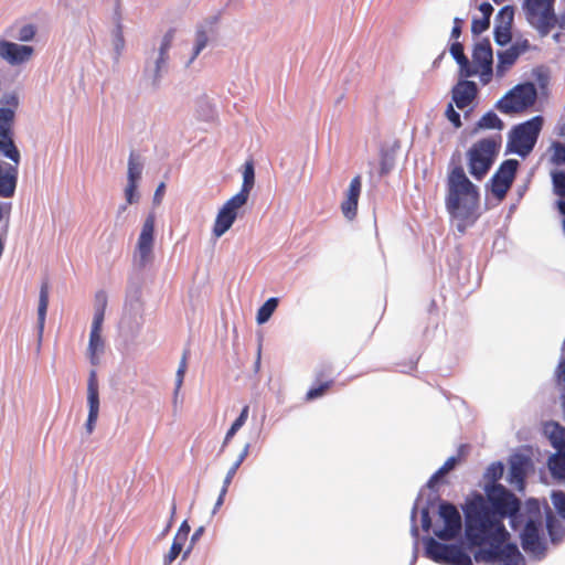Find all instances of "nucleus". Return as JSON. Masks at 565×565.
Returning <instances> with one entry per match:
<instances>
[{
    "mask_svg": "<svg viewBox=\"0 0 565 565\" xmlns=\"http://www.w3.org/2000/svg\"><path fill=\"white\" fill-rule=\"evenodd\" d=\"M466 539L477 563L499 565H525V559L514 543H508L510 533L504 524L490 520L484 511H473L468 515Z\"/></svg>",
    "mask_w": 565,
    "mask_h": 565,
    "instance_id": "1",
    "label": "nucleus"
},
{
    "mask_svg": "<svg viewBox=\"0 0 565 565\" xmlns=\"http://www.w3.org/2000/svg\"><path fill=\"white\" fill-rule=\"evenodd\" d=\"M445 203L449 214L457 220V230L461 234L479 217L478 188L468 179L461 166L455 167L448 173Z\"/></svg>",
    "mask_w": 565,
    "mask_h": 565,
    "instance_id": "2",
    "label": "nucleus"
},
{
    "mask_svg": "<svg viewBox=\"0 0 565 565\" xmlns=\"http://www.w3.org/2000/svg\"><path fill=\"white\" fill-rule=\"evenodd\" d=\"M487 499L476 494L468 499L465 507V534L468 530V515L473 511H484L493 522L503 524V519L513 518L520 510L519 499L500 483L486 488Z\"/></svg>",
    "mask_w": 565,
    "mask_h": 565,
    "instance_id": "3",
    "label": "nucleus"
},
{
    "mask_svg": "<svg viewBox=\"0 0 565 565\" xmlns=\"http://www.w3.org/2000/svg\"><path fill=\"white\" fill-rule=\"evenodd\" d=\"M14 111L10 108H0V153L10 159L15 166L3 168L0 166V196L12 198L17 188L20 152L13 141Z\"/></svg>",
    "mask_w": 565,
    "mask_h": 565,
    "instance_id": "4",
    "label": "nucleus"
},
{
    "mask_svg": "<svg viewBox=\"0 0 565 565\" xmlns=\"http://www.w3.org/2000/svg\"><path fill=\"white\" fill-rule=\"evenodd\" d=\"M502 138L500 135L480 139L467 152L468 168L476 180H482L497 157Z\"/></svg>",
    "mask_w": 565,
    "mask_h": 565,
    "instance_id": "5",
    "label": "nucleus"
},
{
    "mask_svg": "<svg viewBox=\"0 0 565 565\" xmlns=\"http://www.w3.org/2000/svg\"><path fill=\"white\" fill-rule=\"evenodd\" d=\"M542 116H534L531 119L515 125L509 132L507 149L510 152L525 158L534 149L543 127Z\"/></svg>",
    "mask_w": 565,
    "mask_h": 565,
    "instance_id": "6",
    "label": "nucleus"
},
{
    "mask_svg": "<svg viewBox=\"0 0 565 565\" xmlns=\"http://www.w3.org/2000/svg\"><path fill=\"white\" fill-rule=\"evenodd\" d=\"M555 0H524L523 10L527 22L541 35H547L556 26L557 17L554 13Z\"/></svg>",
    "mask_w": 565,
    "mask_h": 565,
    "instance_id": "7",
    "label": "nucleus"
},
{
    "mask_svg": "<svg viewBox=\"0 0 565 565\" xmlns=\"http://www.w3.org/2000/svg\"><path fill=\"white\" fill-rule=\"evenodd\" d=\"M536 97L534 84H519L497 102L495 108L503 114L523 113L534 105Z\"/></svg>",
    "mask_w": 565,
    "mask_h": 565,
    "instance_id": "8",
    "label": "nucleus"
},
{
    "mask_svg": "<svg viewBox=\"0 0 565 565\" xmlns=\"http://www.w3.org/2000/svg\"><path fill=\"white\" fill-rule=\"evenodd\" d=\"M425 554L431 561L446 565H473L471 557L455 544H444L433 537L427 539Z\"/></svg>",
    "mask_w": 565,
    "mask_h": 565,
    "instance_id": "9",
    "label": "nucleus"
},
{
    "mask_svg": "<svg viewBox=\"0 0 565 565\" xmlns=\"http://www.w3.org/2000/svg\"><path fill=\"white\" fill-rule=\"evenodd\" d=\"M521 545L522 548L527 553L537 558H541L545 554V543L542 536V521L537 519H530L524 529L521 532Z\"/></svg>",
    "mask_w": 565,
    "mask_h": 565,
    "instance_id": "10",
    "label": "nucleus"
},
{
    "mask_svg": "<svg viewBox=\"0 0 565 565\" xmlns=\"http://www.w3.org/2000/svg\"><path fill=\"white\" fill-rule=\"evenodd\" d=\"M519 168V161L515 159L504 160L495 173L492 175L491 192L498 200H503L510 190Z\"/></svg>",
    "mask_w": 565,
    "mask_h": 565,
    "instance_id": "11",
    "label": "nucleus"
},
{
    "mask_svg": "<svg viewBox=\"0 0 565 565\" xmlns=\"http://www.w3.org/2000/svg\"><path fill=\"white\" fill-rule=\"evenodd\" d=\"M439 515L445 525L443 529L435 531V535L443 541L456 539L462 527L461 515L458 509L449 502H441L439 505Z\"/></svg>",
    "mask_w": 565,
    "mask_h": 565,
    "instance_id": "12",
    "label": "nucleus"
},
{
    "mask_svg": "<svg viewBox=\"0 0 565 565\" xmlns=\"http://www.w3.org/2000/svg\"><path fill=\"white\" fill-rule=\"evenodd\" d=\"M154 222H156L154 215L152 213L149 214L143 222L140 235L138 237L137 255L139 258L140 266H146L152 257L153 241H154V238H153Z\"/></svg>",
    "mask_w": 565,
    "mask_h": 565,
    "instance_id": "13",
    "label": "nucleus"
},
{
    "mask_svg": "<svg viewBox=\"0 0 565 565\" xmlns=\"http://www.w3.org/2000/svg\"><path fill=\"white\" fill-rule=\"evenodd\" d=\"M331 367L321 365L315 374V382L305 395L306 402H312L327 395L334 386Z\"/></svg>",
    "mask_w": 565,
    "mask_h": 565,
    "instance_id": "14",
    "label": "nucleus"
},
{
    "mask_svg": "<svg viewBox=\"0 0 565 565\" xmlns=\"http://www.w3.org/2000/svg\"><path fill=\"white\" fill-rule=\"evenodd\" d=\"M88 416L85 424L86 433L90 435L96 426L99 414L98 381L95 370H92L87 382Z\"/></svg>",
    "mask_w": 565,
    "mask_h": 565,
    "instance_id": "15",
    "label": "nucleus"
},
{
    "mask_svg": "<svg viewBox=\"0 0 565 565\" xmlns=\"http://www.w3.org/2000/svg\"><path fill=\"white\" fill-rule=\"evenodd\" d=\"M34 49L30 45H21L14 42L0 41V56L11 65H20L31 60Z\"/></svg>",
    "mask_w": 565,
    "mask_h": 565,
    "instance_id": "16",
    "label": "nucleus"
},
{
    "mask_svg": "<svg viewBox=\"0 0 565 565\" xmlns=\"http://www.w3.org/2000/svg\"><path fill=\"white\" fill-rule=\"evenodd\" d=\"M530 47L529 41L515 42L509 49L498 53L497 76L503 77L505 72L516 62L519 56Z\"/></svg>",
    "mask_w": 565,
    "mask_h": 565,
    "instance_id": "17",
    "label": "nucleus"
},
{
    "mask_svg": "<svg viewBox=\"0 0 565 565\" xmlns=\"http://www.w3.org/2000/svg\"><path fill=\"white\" fill-rule=\"evenodd\" d=\"M478 94V87L475 82L459 81L451 89L452 102L459 109L469 106Z\"/></svg>",
    "mask_w": 565,
    "mask_h": 565,
    "instance_id": "18",
    "label": "nucleus"
},
{
    "mask_svg": "<svg viewBox=\"0 0 565 565\" xmlns=\"http://www.w3.org/2000/svg\"><path fill=\"white\" fill-rule=\"evenodd\" d=\"M468 452L467 445H460L458 448V455L449 457L444 465L429 478L427 486L428 488H434L438 481L451 471L461 460L465 459Z\"/></svg>",
    "mask_w": 565,
    "mask_h": 565,
    "instance_id": "19",
    "label": "nucleus"
},
{
    "mask_svg": "<svg viewBox=\"0 0 565 565\" xmlns=\"http://www.w3.org/2000/svg\"><path fill=\"white\" fill-rule=\"evenodd\" d=\"M472 60L476 66L492 65L493 53L489 40H482L475 44Z\"/></svg>",
    "mask_w": 565,
    "mask_h": 565,
    "instance_id": "20",
    "label": "nucleus"
},
{
    "mask_svg": "<svg viewBox=\"0 0 565 565\" xmlns=\"http://www.w3.org/2000/svg\"><path fill=\"white\" fill-rule=\"evenodd\" d=\"M544 433L547 435L551 445L556 451H565V427L554 422L546 423Z\"/></svg>",
    "mask_w": 565,
    "mask_h": 565,
    "instance_id": "21",
    "label": "nucleus"
},
{
    "mask_svg": "<svg viewBox=\"0 0 565 565\" xmlns=\"http://www.w3.org/2000/svg\"><path fill=\"white\" fill-rule=\"evenodd\" d=\"M236 217V213H231L221 207L214 222L213 234L216 237H221L231 228Z\"/></svg>",
    "mask_w": 565,
    "mask_h": 565,
    "instance_id": "22",
    "label": "nucleus"
},
{
    "mask_svg": "<svg viewBox=\"0 0 565 565\" xmlns=\"http://www.w3.org/2000/svg\"><path fill=\"white\" fill-rule=\"evenodd\" d=\"M49 306V285L46 282H43L40 289V296H39V307H38V334L39 338H42L44 324H45V317H46V310Z\"/></svg>",
    "mask_w": 565,
    "mask_h": 565,
    "instance_id": "23",
    "label": "nucleus"
},
{
    "mask_svg": "<svg viewBox=\"0 0 565 565\" xmlns=\"http://www.w3.org/2000/svg\"><path fill=\"white\" fill-rule=\"evenodd\" d=\"M548 469L554 479L565 481V450L556 451L547 461Z\"/></svg>",
    "mask_w": 565,
    "mask_h": 565,
    "instance_id": "24",
    "label": "nucleus"
},
{
    "mask_svg": "<svg viewBox=\"0 0 565 565\" xmlns=\"http://www.w3.org/2000/svg\"><path fill=\"white\" fill-rule=\"evenodd\" d=\"M100 333L102 332H90L89 334L88 353L93 365L98 364L97 354L104 350V340Z\"/></svg>",
    "mask_w": 565,
    "mask_h": 565,
    "instance_id": "25",
    "label": "nucleus"
},
{
    "mask_svg": "<svg viewBox=\"0 0 565 565\" xmlns=\"http://www.w3.org/2000/svg\"><path fill=\"white\" fill-rule=\"evenodd\" d=\"M174 29H170L163 36L160 51H159V57L157 60L156 71L157 73L160 71L161 66L166 64L168 58V51L170 50L173 39H174Z\"/></svg>",
    "mask_w": 565,
    "mask_h": 565,
    "instance_id": "26",
    "label": "nucleus"
},
{
    "mask_svg": "<svg viewBox=\"0 0 565 565\" xmlns=\"http://www.w3.org/2000/svg\"><path fill=\"white\" fill-rule=\"evenodd\" d=\"M477 125L480 129H498V130H501L504 126L503 121L493 111L486 113L479 119Z\"/></svg>",
    "mask_w": 565,
    "mask_h": 565,
    "instance_id": "27",
    "label": "nucleus"
},
{
    "mask_svg": "<svg viewBox=\"0 0 565 565\" xmlns=\"http://www.w3.org/2000/svg\"><path fill=\"white\" fill-rule=\"evenodd\" d=\"M248 412L249 406L245 405L239 414V416L234 420L230 429L227 430L225 438H224V445H226L234 435L241 429V427L246 423L248 418Z\"/></svg>",
    "mask_w": 565,
    "mask_h": 565,
    "instance_id": "28",
    "label": "nucleus"
},
{
    "mask_svg": "<svg viewBox=\"0 0 565 565\" xmlns=\"http://www.w3.org/2000/svg\"><path fill=\"white\" fill-rule=\"evenodd\" d=\"M277 306V298H269L268 300H266L265 303L257 311V322L265 323L266 321H268L274 311L276 310Z\"/></svg>",
    "mask_w": 565,
    "mask_h": 565,
    "instance_id": "29",
    "label": "nucleus"
},
{
    "mask_svg": "<svg viewBox=\"0 0 565 565\" xmlns=\"http://www.w3.org/2000/svg\"><path fill=\"white\" fill-rule=\"evenodd\" d=\"M248 196L249 193L241 190L237 194H235L228 201H226L222 207L231 213L237 214V210L246 204Z\"/></svg>",
    "mask_w": 565,
    "mask_h": 565,
    "instance_id": "30",
    "label": "nucleus"
},
{
    "mask_svg": "<svg viewBox=\"0 0 565 565\" xmlns=\"http://www.w3.org/2000/svg\"><path fill=\"white\" fill-rule=\"evenodd\" d=\"M248 451H249V444H246L245 447L243 448L242 452L239 454L238 458L236 459V461L228 469V471H227V473H226V476L224 478V481H223V487L224 488H228L230 487V484H231L234 476L236 475L238 468L241 467V465L243 463V461L247 457Z\"/></svg>",
    "mask_w": 565,
    "mask_h": 565,
    "instance_id": "31",
    "label": "nucleus"
},
{
    "mask_svg": "<svg viewBox=\"0 0 565 565\" xmlns=\"http://www.w3.org/2000/svg\"><path fill=\"white\" fill-rule=\"evenodd\" d=\"M551 163L555 166H565V143L561 141H553L550 146Z\"/></svg>",
    "mask_w": 565,
    "mask_h": 565,
    "instance_id": "32",
    "label": "nucleus"
},
{
    "mask_svg": "<svg viewBox=\"0 0 565 565\" xmlns=\"http://www.w3.org/2000/svg\"><path fill=\"white\" fill-rule=\"evenodd\" d=\"M254 182H255L254 164H253V161H247L244 166L243 184H242L241 190L249 193L254 186Z\"/></svg>",
    "mask_w": 565,
    "mask_h": 565,
    "instance_id": "33",
    "label": "nucleus"
},
{
    "mask_svg": "<svg viewBox=\"0 0 565 565\" xmlns=\"http://www.w3.org/2000/svg\"><path fill=\"white\" fill-rule=\"evenodd\" d=\"M185 543V541L174 537L169 552L163 556V565H171L183 551Z\"/></svg>",
    "mask_w": 565,
    "mask_h": 565,
    "instance_id": "34",
    "label": "nucleus"
},
{
    "mask_svg": "<svg viewBox=\"0 0 565 565\" xmlns=\"http://www.w3.org/2000/svg\"><path fill=\"white\" fill-rule=\"evenodd\" d=\"M450 54L459 64L460 68L468 67L469 60L465 55L463 45L459 41H454L450 45Z\"/></svg>",
    "mask_w": 565,
    "mask_h": 565,
    "instance_id": "35",
    "label": "nucleus"
},
{
    "mask_svg": "<svg viewBox=\"0 0 565 565\" xmlns=\"http://www.w3.org/2000/svg\"><path fill=\"white\" fill-rule=\"evenodd\" d=\"M189 356H190V350L185 349L183 351V354H182V358H181V361H180V364H179V367H178L177 374H175V392H178L183 384L184 375H185V372L188 369Z\"/></svg>",
    "mask_w": 565,
    "mask_h": 565,
    "instance_id": "36",
    "label": "nucleus"
},
{
    "mask_svg": "<svg viewBox=\"0 0 565 565\" xmlns=\"http://www.w3.org/2000/svg\"><path fill=\"white\" fill-rule=\"evenodd\" d=\"M15 28L18 29V33L14 35V38L21 42L32 41L38 31L36 26L32 23Z\"/></svg>",
    "mask_w": 565,
    "mask_h": 565,
    "instance_id": "37",
    "label": "nucleus"
},
{
    "mask_svg": "<svg viewBox=\"0 0 565 565\" xmlns=\"http://www.w3.org/2000/svg\"><path fill=\"white\" fill-rule=\"evenodd\" d=\"M141 164L136 161L135 154L130 153L128 162V182L137 184L138 180L141 178Z\"/></svg>",
    "mask_w": 565,
    "mask_h": 565,
    "instance_id": "38",
    "label": "nucleus"
},
{
    "mask_svg": "<svg viewBox=\"0 0 565 565\" xmlns=\"http://www.w3.org/2000/svg\"><path fill=\"white\" fill-rule=\"evenodd\" d=\"M512 26H505V25H499L495 24L494 26V41L499 45H505L511 41L512 33H511Z\"/></svg>",
    "mask_w": 565,
    "mask_h": 565,
    "instance_id": "39",
    "label": "nucleus"
},
{
    "mask_svg": "<svg viewBox=\"0 0 565 565\" xmlns=\"http://www.w3.org/2000/svg\"><path fill=\"white\" fill-rule=\"evenodd\" d=\"M553 191L556 195L565 196V172L555 171L552 173Z\"/></svg>",
    "mask_w": 565,
    "mask_h": 565,
    "instance_id": "40",
    "label": "nucleus"
},
{
    "mask_svg": "<svg viewBox=\"0 0 565 565\" xmlns=\"http://www.w3.org/2000/svg\"><path fill=\"white\" fill-rule=\"evenodd\" d=\"M514 19V10L511 6L503 7L495 19V24L499 25H505V26H512Z\"/></svg>",
    "mask_w": 565,
    "mask_h": 565,
    "instance_id": "41",
    "label": "nucleus"
},
{
    "mask_svg": "<svg viewBox=\"0 0 565 565\" xmlns=\"http://www.w3.org/2000/svg\"><path fill=\"white\" fill-rule=\"evenodd\" d=\"M362 189V180L360 175H355L349 185V189L347 191V196L349 200L354 201L355 203L359 202V198L361 194Z\"/></svg>",
    "mask_w": 565,
    "mask_h": 565,
    "instance_id": "42",
    "label": "nucleus"
},
{
    "mask_svg": "<svg viewBox=\"0 0 565 565\" xmlns=\"http://www.w3.org/2000/svg\"><path fill=\"white\" fill-rule=\"evenodd\" d=\"M503 472L504 467L501 462H492L486 471V478L494 484L502 478Z\"/></svg>",
    "mask_w": 565,
    "mask_h": 565,
    "instance_id": "43",
    "label": "nucleus"
},
{
    "mask_svg": "<svg viewBox=\"0 0 565 565\" xmlns=\"http://www.w3.org/2000/svg\"><path fill=\"white\" fill-rule=\"evenodd\" d=\"M209 41L207 34L204 29H198L195 33V46L191 61H193L201 51L206 46Z\"/></svg>",
    "mask_w": 565,
    "mask_h": 565,
    "instance_id": "44",
    "label": "nucleus"
},
{
    "mask_svg": "<svg viewBox=\"0 0 565 565\" xmlns=\"http://www.w3.org/2000/svg\"><path fill=\"white\" fill-rule=\"evenodd\" d=\"M341 211L344 217L351 221L356 216L358 203L345 198L341 203Z\"/></svg>",
    "mask_w": 565,
    "mask_h": 565,
    "instance_id": "45",
    "label": "nucleus"
},
{
    "mask_svg": "<svg viewBox=\"0 0 565 565\" xmlns=\"http://www.w3.org/2000/svg\"><path fill=\"white\" fill-rule=\"evenodd\" d=\"M552 501L559 516L565 520V493L562 491L554 492Z\"/></svg>",
    "mask_w": 565,
    "mask_h": 565,
    "instance_id": "46",
    "label": "nucleus"
},
{
    "mask_svg": "<svg viewBox=\"0 0 565 565\" xmlns=\"http://www.w3.org/2000/svg\"><path fill=\"white\" fill-rule=\"evenodd\" d=\"M490 26V20L487 18L473 19L471 22V32L479 35L487 31Z\"/></svg>",
    "mask_w": 565,
    "mask_h": 565,
    "instance_id": "47",
    "label": "nucleus"
},
{
    "mask_svg": "<svg viewBox=\"0 0 565 565\" xmlns=\"http://www.w3.org/2000/svg\"><path fill=\"white\" fill-rule=\"evenodd\" d=\"M446 118L452 124L455 128H460L462 126L460 115L457 113L452 106V104H448L446 111H445Z\"/></svg>",
    "mask_w": 565,
    "mask_h": 565,
    "instance_id": "48",
    "label": "nucleus"
},
{
    "mask_svg": "<svg viewBox=\"0 0 565 565\" xmlns=\"http://www.w3.org/2000/svg\"><path fill=\"white\" fill-rule=\"evenodd\" d=\"M510 473L513 479L522 482L525 477L523 463L521 461L512 462L511 468H510Z\"/></svg>",
    "mask_w": 565,
    "mask_h": 565,
    "instance_id": "49",
    "label": "nucleus"
},
{
    "mask_svg": "<svg viewBox=\"0 0 565 565\" xmlns=\"http://www.w3.org/2000/svg\"><path fill=\"white\" fill-rule=\"evenodd\" d=\"M477 67H478V73L480 75V81L483 84H488L491 81L492 75H493L492 65H484V66H477Z\"/></svg>",
    "mask_w": 565,
    "mask_h": 565,
    "instance_id": "50",
    "label": "nucleus"
},
{
    "mask_svg": "<svg viewBox=\"0 0 565 565\" xmlns=\"http://www.w3.org/2000/svg\"><path fill=\"white\" fill-rule=\"evenodd\" d=\"M104 317H105V312H102V309L95 310L90 332H102Z\"/></svg>",
    "mask_w": 565,
    "mask_h": 565,
    "instance_id": "51",
    "label": "nucleus"
},
{
    "mask_svg": "<svg viewBox=\"0 0 565 565\" xmlns=\"http://www.w3.org/2000/svg\"><path fill=\"white\" fill-rule=\"evenodd\" d=\"M190 531H191V527H190L188 521H183L181 523V525L179 526V530H178L177 534L174 535V537L186 542Z\"/></svg>",
    "mask_w": 565,
    "mask_h": 565,
    "instance_id": "52",
    "label": "nucleus"
},
{
    "mask_svg": "<svg viewBox=\"0 0 565 565\" xmlns=\"http://www.w3.org/2000/svg\"><path fill=\"white\" fill-rule=\"evenodd\" d=\"M96 310H100L102 312L106 311L107 307V295L104 291H98L95 296Z\"/></svg>",
    "mask_w": 565,
    "mask_h": 565,
    "instance_id": "53",
    "label": "nucleus"
},
{
    "mask_svg": "<svg viewBox=\"0 0 565 565\" xmlns=\"http://www.w3.org/2000/svg\"><path fill=\"white\" fill-rule=\"evenodd\" d=\"M137 184L132 182H128L127 188L125 190L126 199L129 204L135 201Z\"/></svg>",
    "mask_w": 565,
    "mask_h": 565,
    "instance_id": "54",
    "label": "nucleus"
},
{
    "mask_svg": "<svg viewBox=\"0 0 565 565\" xmlns=\"http://www.w3.org/2000/svg\"><path fill=\"white\" fill-rule=\"evenodd\" d=\"M561 375L559 381L562 384V399H563V406L565 407V360L561 362L559 364Z\"/></svg>",
    "mask_w": 565,
    "mask_h": 565,
    "instance_id": "55",
    "label": "nucleus"
},
{
    "mask_svg": "<svg viewBox=\"0 0 565 565\" xmlns=\"http://www.w3.org/2000/svg\"><path fill=\"white\" fill-rule=\"evenodd\" d=\"M164 191H166V184L164 182H161L157 189H156V192H154V195H153V202L154 204H160L161 201H162V198H163V194H164Z\"/></svg>",
    "mask_w": 565,
    "mask_h": 565,
    "instance_id": "56",
    "label": "nucleus"
},
{
    "mask_svg": "<svg viewBox=\"0 0 565 565\" xmlns=\"http://www.w3.org/2000/svg\"><path fill=\"white\" fill-rule=\"evenodd\" d=\"M422 525L426 531H428L431 525V520L427 508L422 510Z\"/></svg>",
    "mask_w": 565,
    "mask_h": 565,
    "instance_id": "57",
    "label": "nucleus"
},
{
    "mask_svg": "<svg viewBox=\"0 0 565 565\" xmlns=\"http://www.w3.org/2000/svg\"><path fill=\"white\" fill-rule=\"evenodd\" d=\"M479 10L482 13V18H487L490 20L493 12V7L489 2L481 3Z\"/></svg>",
    "mask_w": 565,
    "mask_h": 565,
    "instance_id": "58",
    "label": "nucleus"
},
{
    "mask_svg": "<svg viewBox=\"0 0 565 565\" xmlns=\"http://www.w3.org/2000/svg\"><path fill=\"white\" fill-rule=\"evenodd\" d=\"M461 71L465 73V76H467V77L473 76V75H476L478 73V70L477 68H471L470 64H468V67L461 68Z\"/></svg>",
    "mask_w": 565,
    "mask_h": 565,
    "instance_id": "59",
    "label": "nucleus"
},
{
    "mask_svg": "<svg viewBox=\"0 0 565 565\" xmlns=\"http://www.w3.org/2000/svg\"><path fill=\"white\" fill-rule=\"evenodd\" d=\"M7 104L13 106V107H17L18 104H19V99H18V96L12 94L10 96H8L7 100H6Z\"/></svg>",
    "mask_w": 565,
    "mask_h": 565,
    "instance_id": "60",
    "label": "nucleus"
},
{
    "mask_svg": "<svg viewBox=\"0 0 565 565\" xmlns=\"http://www.w3.org/2000/svg\"><path fill=\"white\" fill-rule=\"evenodd\" d=\"M227 490H228V488H224V487H222L221 492H220V495H218L217 501H216V505H217V507H218V505H221V504L223 503L224 498H225V495H226V493H227Z\"/></svg>",
    "mask_w": 565,
    "mask_h": 565,
    "instance_id": "61",
    "label": "nucleus"
},
{
    "mask_svg": "<svg viewBox=\"0 0 565 565\" xmlns=\"http://www.w3.org/2000/svg\"><path fill=\"white\" fill-rule=\"evenodd\" d=\"M461 32H462V29L452 28L451 32H450V38L452 40L457 41L459 39V36L461 35Z\"/></svg>",
    "mask_w": 565,
    "mask_h": 565,
    "instance_id": "62",
    "label": "nucleus"
},
{
    "mask_svg": "<svg viewBox=\"0 0 565 565\" xmlns=\"http://www.w3.org/2000/svg\"><path fill=\"white\" fill-rule=\"evenodd\" d=\"M556 25H558L561 29L565 30V11L559 14L557 18Z\"/></svg>",
    "mask_w": 565,
    "mask_h": 565,
    "instance_id": "63",
    "label": "nucleus"
},
{
    "mask_svg": "<svg viewBox=\"0 0 565 565\" xmlns=\"http://www.w3.org/2000/svg\"><path fill=\"white\" fill-rule=\"evenodd\" d=\"M557 207H558L559 213L565 215V201L564 200L557 201Z\"/></svg>",
    "mask_w": 565,
    "mask_h": 565,
    "instance_id": "64",
    "label": "nucleus"
}]
</instances>
